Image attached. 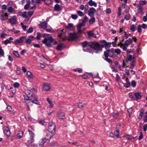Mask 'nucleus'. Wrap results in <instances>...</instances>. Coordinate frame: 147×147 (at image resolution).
<instances>
[{
  "instance_id": "0eeeda50",
  "label": "nucleus",
  "mask_w": 147,
  "mask_h": 147,
  "mask_svg": "<svg viewBox=\"0 0 147 147\" xmlns=\"http://www.w3.org/2000/svg\"><path fill=\"white\" fill-rule=\"evenodd\" d=\"M104 52L107 53L108 55V56H109L110 57H113L114 53V49L112 48L111 49H108L107 50V51H105Z\"/></svg>"
},
{
  "instance_id": "37998d69",
  "label": "nucleus",
  "mask_w": 147,
  "mask_h": 147,
  "mask_svg": "<svg viewBox=\"0 0 147 147\" xmlns=\"http://www.w3.org/2000/svg\"><path fill=\"white\" fill-rule=\"evenodd\" d=\"M134 59H133L131 63V66L129 67V68L131 69H133L134 66Z\"/></svg>"
},
{
  "instance_id": "864d4df0",
  "label": "nucleus",
  "mask_w": 147,
  "mask_h": 147,
  "mask_svg": "<svg viewBox=\"0 0 147 147\" xmlns=\"http://www.w3.org/2000/svg\"><path fill=\"white\" fill-rule=\"evenodd\" d=\"M141 26L139 25L138 26V31L139 33H141L142 32Z\"/></svg>"
},
{
  "instance_id": "4be33fe9",
  "label": "nucleus",
  "mask_w": 147,
  "mask_h": 147,
  "mask_svg": "<svg viewBox=\"0 0 147 147\" xmlns=\"http://www.w3.org/2000/svg\"><path fill=\"white\" fill-rule=\"evenodd\" d=\"M64 44L63 43H59L57 47V49L58 50H62L64 46Z\"/></svg>"
},
{
  "instance_id": "f257e3e1",
  "label": "nucleus",
  "mask_w": 147,
  "mask_h": 147,
  "mask_svg": "<svg viewBox=\"0 0 147 147\" xmlns=\"http://www.w3.org/2000/svg\"><path fill=\"white\" fill-rule=\"evenodd\" d=\"M82 44L84 51L88 52L90 49H93L96 53L101 52L104 47L103 45H101L97 42L89 43L85 41L83 42Z\"/></svg>"
},
{
  "instance_id": "9b49d317",
  "label": "nucleus",
  "mask_w": 147,
  "mask_h": 147,
  "mask_svg": "<svg viewBox=\"0 0 147 147\" xmlns=\"http://www.w3.org/2000/svg\"><path fill=\"white\" fill-rule=\"evenodd\" d=\"M28 37L29 38H25V42L27 44L30 43L33 38V36H29Z\"/></svg>"
},
{
  "instance_id": "58836bf2",
  "label": "nucleus",
  "mask_w": 147,
  "mask_h": 147,
  "mask_svg": "<svg viewBox=\"0 0 147 147\" xmlns=\"http://www.w3.org/2000/svg\"><path fill=\"white\" fill-rule=\"evenodd\" d=\"M37 36L36 37V39L37 40H40V37H41V34L39 32H37Z\"/></svg>"
},
{
  "instance_id": "39448f33",
  "label": "nucleus",
  "mask_w": 147,
  "mask_h": 147,
  "mask_svg": "<svg viewBox=\"0 0 147 147\" xmlns=\"http://www.w3.org/2000/svg\"><path fill=\"white\" fill-rule=\"evenodd\" d=\"M25 37H26L25 36H22L19 39L16 40L14 41L13 43L15 45L21 44L24 42Z\"/></svg>"
},
{
  "instance_id": "3c124183",
  "label": "nucleus",
  "mask_w": 147,
  "mask_h": 147,
  "mask_svg": "<svg viewBox=\"0 0 147 147\" xmlns=\"http://www.w3.org/2000/svg\"><path fill=\"white\" fill-rule=\"evenodd\" d=\"M130 17L131 16L130 14H127L125 16V19L127 20H129V19Z\"/></svg>"
},
{
  "instance_id": "f03ea898",
  "label": "nucleus",
  "mask_w": 147,
  "mask_h": 147,
  "mask_svg": "<svg viewBox=\"0 0 147 147\" xmlns=\"http://www.w3.org/2000/svg\"><path fill=\"white\" fill-rule=\"evenodd\" d=\"M25 94L26 96H24V99L25 100H30L32 102L36 104H39V102L37 98L34 97H33L31 99H29V98L32 97L34 96V93L31 91L30 90H26L25 91Z\"/></svg>"
},
{
  "instance_id": "e433bc0d",
  "label": "nucleus",
  "mask_w": 147,
  "mask_h": 147,
  "mask_svg": "<svg viewBox=\"0 0 147 147\" xmlns=\"http://www.w3.org/2000/svg\"><path fill=\"white\" fill-rule=\"evenodd\" d=\"M45 2V3L47 5L50 4L52 3V0H42Z\"/></svg>"
},
{
  "instance_id": "c85d7f7f",
  "label": "nucleus",
  "mask_w": 147,
  "mask_h": 147,
  "mask_svg": "<svg viewBox=\"0 0 147 147\" xmlns=\"http://www.w3.org/2000/svg\"><path fill=\"white\" fill-rule=\"evenodd\" d=\"M47 100L48 103L49 104V106L50 107L52 108L53 107V105L52 101L50 100L49 98H47Z\"/></svg>"
},
{
  "instance_id": "8fccbe9b",
  "label": "nucleus",
  "mask_w": 147,
  "mask_h": 147,
  "mask_svg": "<svg viewBox=\"0 0 147 147\" xmlns=\"http://www.w3.org/2000/svg\"><path fill=\"white\" fill-rule=\"evenodd\" d=\"M130 30L132 32H134L135 30V26L134 25H131L130 27Z\"/></svg>"
},
{
  "instance_id": "e2e57ef3",
  "label": "nucleus",
  "mask_w": 147,
  "mask_h": 147,
  "mask_svg": "<svg viewBox=\"0 0 147 147\" xmlns=\"http://www.w3.org/2000/svg\"><path fill=\"white\" fill-rule=\"evenodd\" d=\"M7 110L9 111H11L13 109L10 106H8L7 107Z\"/></svg>"
},
{
  "instance_id": "aec40b11",
  "label": "nucleus",
  "mask_w": 147,
  "mask_h": 147,
  "mask_svg": "<svg viewBox=\"0 0 147 147\" xmlns=\"http://www.w3.org/2000/svg\"><path fill=\"white\" fill-rule=\"evenodd\" d=\"M88 4L91 6H94L95 7H96L97 6L96 3L95 1H93L92 0H90L88 2Z\"/></svg>"
},
{
  "instance_id": "dca6fc26",
  "label": "nucleus",
  "mask_w": 147,
  "mask_h": 147,
  "mask_svg": "<svg viewBox=\"0 0 147 147\" xmlns=\"http://www.w3.org/2000/svg\"><path fill=\"white\" fill-rule=\"evenodd\" d=\"M43 88L44 90L48 91L51 89V86L48 84L45 83L44 84Z\"/></svg>"
},
{
  "instance_id": "6e6552de",
  "label": "nucleus",
  "mask_w": 147,
  "mask_h": 147,
  "mask_svg": "<svg viewBox=\"0 0 147 147\" xmlns=\"http://www.w3.org/2000/svg\"><path fill=\"white\" fill-rule=\"evenodd\" d=\"M57 116L60 119H64L65 118V115L64 113L61 111H58Z\"/></svg>"
},
{
  "instance_id": "09e8293b",
  "label": "nucleus",
  "mask_w": 147,
  "mask_h": 147,
  "mask_svg": "<svg viewBox=\"0 0 147 147\" xmlns=\"http://www.w3.org/2000/svg\"><path fill=\"white\" fill-rule=\"evenodd\" d=\"M71 17L72 19L74 20H76L78 18V16L77 15L72 14Z\"/></svg>"
},
{
  "instance_id": "2eb2a0df",
  "label": "nucleus",
  "mask_w": 147,
  "mask_h": 147,
  "mask_svg": "<svg viewBox=\"0 0 147 147\" xmlns=\"http://www.w3.org/2000/svg\"><path fill=\"white\" fill-rule=\"evenodd\" d=\"M133 42V40L129 38L127 40L125 41L124 43L123 44L125 46L128 47L130 44H131Z\"/></svg>"
},
{
  "instance_id": "338daca9",
  "label": "nucleus",
  "mask_w": 147,
  "mask_h": 147,
  "mask_svg": "<svg viewBox=\"0 0 147 147\" xmlns=\"http://www.w3.org/2000/svg\"><path fill=\"white\" fill-rule=\"evenodd\" d=\"M147 129V123L144 125L143 126L144 131H146Z\"/></svg>"
},
{
  "instance_id": "603ef678",
  "label": "nucleus",
  "mask_w": 147,
  "mask_h": 147,
  "mask_svg": "<svg viewBox=\"0 0 147 147\" xmlns=\"http://www.w3.org/2000/svg\"><path fill=\"white\" fill-rule=\"evenodd\" d=\"M21 24L22 26V27L24 30V31L26 30V28L28 27L26 25H24L23 23L22 22L21 23Z\"/></svg>"
},
{
  "instance_id": "473e14b6",
  "label": "nucleus",
  "mask_w": 147,
  "mask_h": 147,
  "mask_svg": "<svg viewBox=\"0 0 147 147\" xmlns=\"http://www.w3.org/2000/svg\"><path fill=\"white\" fill-rule=\"evenodd\" d=\"M95 22V18L93 16L89 20V22L90 24H92Z\"/></svg>"
},
{
  "instance_id": "c03bdc74",
  "label": "nucleus",
  "mask_w": 147,
  "mask_h": 147,
  "mask_svg": "<svg viewBox=\"0 0 147 147\" xmlns=\"http://www.w3.org/2000/svg\"><path fill=\"white\" fill-rule=\"evenodd\" d=\"M111 43L110 42H106L105 43V47L106 49H107L110 46V45Z\"/></svg>"
},
{
  "instance_id": "680f3d73",
  "label": "nucleus",
  "mask_w": 147,
  "mask_h": 147,
  "mask_svg": "<svg viewBox=\"0 0 147 147\" xmlns=\"http://www.w3.org/2000/svg\"><path fill=\"white\" fill-rule=\"evenodd\" d=\"M30 5L29 4H27L24 6V8L25 10H27L29 8Z\"/></svg>"
},
{
  "instance_id": "f3484780",
  "label": "nucleus",
  "mask_w": 147,
  "mask_h": 147,
  "mask_svg": "<svg viewBox=\"0 0 147 147\" xmlns=\"http://www.w3.org/2000/svg\"><path fill=\"white\" fill-rule=\"evenodd\" d=\"M62 9L61 8L60 6L58 4H56L54 6V10L56 11H59Z\"/></svg>"
},
{
  "instance_id": "c756f323",
  "label": "nucleus",
  "mask_w": 147,
  "mask_h": 147,
  "mask_svg": "<svg viewBox=\"0 0 147 147\" xmlns=\"http://www.w3.org/2000/svg\"><path fill=\"white\" fill-rule=\"evenodd\" d=\"M33 11H28L27 15V17H28V18H27V19L28 20L29 18L33 15Z\"/></svg>"
},
{
  "instance_id": "412c9836",
  "label": "nucleus",
  "mask_w": 147,
  "mask_h": 147,
  "mask_svg": "<svg viewBox=\"0 0 147 147\" xmlns=\"http://www.w3.org/2000/svg\"><path fill=\"white\" fill-rule=\"evenodd\" d=\"M126 83H123L124 86L126 88H128L130 86V83L129 81V80L127 78H126Z\"/></svg>"
},
{
  "instance_id": "ea45409f",
  "label": "nucleus",
  "mask_w": 147,
  "mask_h": 147,
  "mask_svg": "<svg viewBox=\"0 0 147 147\" xmlns=\"http://www.w3.org/2000/svg\"><path fill=\"white\" fill-rule=\"evenodd\" d=\"M13 8L11 6H10L8 8V11L10 13H13Z\"/></svg>"
},
{
  "instance_id": "a211bd4d",
  "label": "nucleus",
  "mask_w": 147,
  "mask_h": 147,
  "mask_svg": "<svg viewBox=\"0 0 147 147\" xmlns=\"http://www.w3.org/2000/svg\"><path fill=\"white\" fill-rule=\"evenodd\" d=\"M104 55L105 57V60L109 63H111L112 62V61L110 59L108 58V55L107 53L106 52L104 53Z\"/></svg>"
},
{
  "instance_id": "f8f14e48",
  "label": "nucleus",
  "mask_w": 147,
  "mask_h": 147,
  "mask_svg": "<svg viewBox=\"0 0 147 147\" xmlns=\"http://www.w3.org/2000/svg\"><path fill=\"white\" fill-rule=\"evenodd\" d=\"M47 139L46 138H42L40 140L39 142V146H42L46 142Z\"/></svg>"
},
{
  "instance_id": "69168bd1",
  "label": "nucleus",
  "mask_w": 147,
  "mask_h": 147,
  "mask_svg": "<svg viewBox=\"0 0 147 147\" xmlns=\"http://www.w3.org/2000/svg\"><path fill=\"white\" fill-rule=\"evenodd\" d=\"M143 20L144 22H146L147 21V13L146 14V16L143 17Z\"/></svg>"
},
{
  "instance_id": "6ab92c4d",
  "label": "nucleus",
  "mask_w": 147,
  "mask_h": 147,
  "mask_svg": "<svg viewBox=\"0 0 147 147\" xmlns=\"http://www.w3.org/2000/svg\"><path fill=\"white\" fill-rule=\"evenodd\" d=\"M42 42L45 44L46 46L48 47H51V45L50 43L51 42L47 41V39H45Z\"/></svg>"
},
{
  "instance_id": "a878e982",
  "label": "nucleus",
  "mask_w": 147,
  "mask_h": 147,
  "mask_svg": "<svg viewBox=\"0 0 147 147\" xmlns=\"http://www.w3.org/2000/svg\"><path fill=\"white\" fill-rule=\"evenodd\" d=\"M34 138H32V137H30L28 138L27 140L28 143V144H31L33 143L34 141Z\"/></svg>"
},
{
  "instance_id": "774afa93",
  "label": "nucleus",
  "mask_w": 147,
  "mask_h": 147,
  "mask_svg": "<svg viewBox=\"0 0 147 147\" xmlns=\"http://www.w3.org/2000/svg\"><path fill=\"white\" fill-rule=\"evenodd\" d=\"M144 121L145 123L147 122V115H145L144 118Z\"/></svg>"
},
{
  "instance_id": "72a5a7b5",
  "label": "nucleus",
  "mask_w": 147,
  "mask_h": 147,
  "mask_svg": "<svg viewBox=\"0 0 147 147\" xmlns=\"http://www.w3.org/2000/svg\"><path fill=\"white\" fill-rule=\"evenodd\" d=\"M28 131L29 132V134L30 135V137L34 138L35 136V134H34L32 132V131L30 129L28 130Z\"/></svg>"
},
{
  "instance_id": "b1692460",
  "label": "nucleus",
  "mask_w": 147,
  "mask_h": 147,
  "mask_svg": "<svg viewBox=\"0 0 147 147\" xmlns=\"http://www.w3.org/2000/svg\"><path fill=\"white\" fill-rule=\"evenodd\" d=\"M141 93L137 92V93H134V96L136 98V100H137L138 99L140 98L141 97Z\"/></svg>"
},
{
  "instance_id": "4c0bfd02",
  "label": "nucleus",
  "mask_w": 147,
  "mask_h": 147,
  "mask_svg": "<svg viewBox=\"0 0 147 147\" xmlns=\"http://www.w3.org/2000/svg\"><path fill=\"white\" fill-rule=\"evenodd\" d=\"M45 29L46 30L47 32H50L52 28L50 26H47V27Z\"/></svg>"
},
{
  "instance_id": "0e129e2a",
  "label": "nucleus",
  "mask_w": 147,
  "mask_h": 147,
  "mask_svg": "<svg viewBox=\"0 0 147 147\" xmlns=\"http://www.w3.org/2000/svg\"><path fill=\"white\" fill-rule=\"evenodd\" d=\"M143 138V136L142 133V132H141L140 135V136L139 137L138 140H140L142 139Z\"/></svg>"
},
{
  "instance_id": "5fc2aeb1",
  "label": "nucleus",
  "mask_w": 147,
  "mask_h": 147,
  "mask_svg": "<svg viewBox=\"0 0 147 147\" xmlns=\"http://www.w3.org/2000/svg\"><path fill=\"white\" fill-rule=\"evenodd\" d=\"M87 20L88 18L87 16H85L82 20V23H85L87 21Z\"/></svg>"
},
{
  "instance_id": "9d476101",
  "label": "nucleus",
  "mask_w": 147,
  "mask_h": 147,
  "mask_svg": "<svg viewBox=\"0 0 147 147\" xmlns=\"http://www.w3.org/2000/svg\"><path fill=\"white\" fill-rule=\"evenodd\" d=\"M9 20L12 24H15L17 23V18L16 16H13L12 18L9 19Z\"/></svg>"
},
{
  "instance_id": "2f4dec72",
  "label": "nucleus",
  "mask_w": 147,
  "mask_h": 147,
  "mask_svg": "<svg viewBox=\"0 0 147 147\" xmlns=\"http://www.w3.org/2000/svg\"><path fill=\"white\" fill-rule=\"evenodd\" d=\"M76 12L80 16L82 17L84 15V14L83 13L80 11H77Z\"/></svg>"
},
{
  "instance_id": "5701e85b",
  "label": "nucleus",
  "mask_w": 147,
  "mask_h": 147,
  "mask_svg": "<svg viewBox=\"0 0 147 147\" xmlns=\"http://www.w3.org/2000/svg\"><path fill=\"white\" fill-rule=\"evenodd\" d=\"M133 59H134V57L131 55H129L126 59V60L127 61H131Z\"/></svg>"
},
{
  "instance_id": "c9c22d12",
  "label": "nucleus",
  "mask_w": 147,
  "mask_h": 147,
  "mask_svg": "<svg viewBox=\"0 0 147 147\" xmlns=\"http://www.w3.org/2000/svg\"><path fill=\"white\" fill-rule=\"evenodd\" d=\"M87 33L89 38L90 37L92 36H93L94 35V33L92 32L91 31L87 32Z\"/></svg>"
},
{
  "instance_id": "a19ab883",
  "label": "nucleus",
  "mask_w": 147,
  "mask_h": 147,
  "mask_svg": "<svg viewBox=\"0 0 147 147\" xmlns=\"http://www.w3.org/2000/svg\"><path fill=\"white\" fill-rule=\"evenodd\" d=\"M40 0H32V2L33 4L36 3V4L40 3Z\"/></svg>"
},
{
  "instance_id": "bb28decb",
  "label": "nucleus",
  "mask_w": 147,
  "mask_h": 147,
  "mask_svg": "<svg viewBox=\"0 0 147 147\" xmlns=\"http://www.w3.org/2000/svg\"><path fill=\"white\" fill-rule=\"evenodd\" d=\"M19 15L26 19H27V18H28V17H27L26 12V11H24L22 13H19Z\"/></svg>"
},
{
  "instance_id": "7c9ffc66",
  "label": "nucleus",
  "mask_w": 147,
  "mask_h": 147,
  "mask_svg": "<svg viewBox=\"0 0 147 147\" xmlns=\"http://www.w3.org/2000/svg\"><path fill=\"white\" fill-rule=\"evenodd\" d=\"M114 53H116L118 55L120 54L121 52V50L119 49H114Z\"/></svg>"
},
{
  "instance_id": "de8ad7c7",
  "label": "nucleus",
  "mask_w": 147,
  "mask_h": 147,
  "mask_svg": "<svg viewBox=\"0 0 147 147\" xmlns=\"http://www.w3.org/2000/svg\"><path fill=\"white\" fill-rule=\"evenodd\" d=\"M112 115L114 118H117L118 116V114L117 113H113Z\"/></svg>"
},
{
  "instance_id": "4468645a",
  "label": "nucleus",
  "mask_w": 147,
  "mask_h": 147,
  "mask_svg": "<svg viewBox=\"0 0 147 147\" xmlns=\"http://www.w3.org/2000/svg\"><path fill=\"white\" fill-rule=\"evenodd\" d=\"M1 19L3 20H5L7 19V17H8V15L7 13H2L1 15Z\"/></svg>"
},
{
  "instance_id": "052dcab7",
  "label": "nucleus",
  "mask_w": 147,
  "mask_h": 147,
  "mask_svg": "<svg viewBox=\"0 0 147 147\" xmlns=\"http://www.w3.org/2000/svg\"><path fill=\"white\" fill-rule=\"evenodd\" d=\"M136 85V82L134 81H133L131 82V85L133 87H135Z\"/></svg>"
},
{
  "instance_id": "cd10ccee",
  "label": "nucleus",
  "mask_w": 147,
  "mask_h": 147,
  "mask_svg": "<svg viewBox=\"0 0 147 147\" xmlns=\"http://www.w3.org/2000/svg\"><path fill=\"white\" fill-rule=\"evenodd\" d=\"M85 104L79 102L77 103L78 107L79 108H82L84 107Z\"/></svg>"
},
{
  "instance_id": "4d7b16f0",
  "label": "nucleus",
  "mask_w": 147,
  "mask_h": 147,
  "mask_svg": "<svg viewBox=\"0 0 147 147\" xmlns=\"http://www.w3.org/2000/svg\"><path fill=\"white\" fill-rule=\"evenodd\" d=\"M114 134L116 135V136L117 137V138H119V132L118 130H116L114 132Z\"/></svg>"
},
{
  "instance_id": "1a4fd4ad",
  "label": "nucleus",
  "mask_w": 147,
  "mask_h": 147,
  "mask_svg": "<svg viewBox=\"0 0 147 147\" xmlns=\"http://www.w3.org/2000/svg\"><path fill=\"white\" fill-rule=\"evenodd\" d=\"M3 132L7 136H9L10 135V131L8 127L7 126H4L3 128Z\"/></svg>"
},
{
  "instance_id": "a18cd8bd",
  "label": "nucleus",
  "mask_w": 147,
  "mask_h": 147,
  "mask_svg": "<svg viewBox=\"0 0 147 147\" xmlns=\"http://www.w3.org/2000/svg\"><path fill=\"white\" fill-rule=\"evenodd\" d=\"M45 39H47V41L50 42H52L53 40V39L52 37H50L48 38H45Z\"/></svg>"
},
{
  "instance_id": "49530a36",
  "label": "nucleus",
  "mask_w": 147,
  "mask_h": 147,
  "mask_svg": "<svg viewBox=\"0 0 147 147\" xmlns=\"http://www.w3.org/2000/svg\"><path fill=\"white\" fill-rule=\"evenodd\" d=\"M33 31V28L30 27L29 28L28 30H27V33H30L32 32Z\"/></svg>"
},
{
  "instance_id": "7ed1b4c3",
  "label": "nucleus",
  "mask_w": 147,
  "mask_h": 147,
  "mask_svg": "<svg viewBox=\"0 0 147 147\" xmlns=\"http://www.w3.org/2000/svg\"><path fill=\"white\" fill-rule=\"evenodd\" d=\"M48 131L47 135L49 138L52 137L55 134V126L53 122H51L49 123Z\"/></svg>"
},
{
  "instance_id": "13d9d810",
  "label": "nucleus",
  "mask_w": 147,
  "mask_h": 147,
  "mask_svg": "<svg viewBox=\"0 0 147 147\" xmlns=\"http://www.w3.org/2000/svg\"><path fill=\"white\" fill-rule=\"evenodd\" d=\"M73 26V25L71 23H69L68 24V26H66L65 28H72Z\"/></svg>"
},
{
  "instance_id": "423d86ee",
  "label": "nucleus",
  "mask_w": 147,
  "mask_h": 147,
  "mask_svg": "<svg viewBox=\"0 0 147 147\" xmlns=\"http://www.w3.org/2000/svg\"><path fill=\"white\" fill-rule=\"evenodd\" d=\"M96 12V10L93 7L90 8L88 11V14L90 17L94 16L95 13Z\"/></svg>"
},
{
  "instance_id": "20e7f679",
  "label": "nucleus",
  "mask_w": 147,
  "mask_h": 147,
  "mask_svg": "<svg viewBox=\"0 0 147 147\" xmlns=\"http://www.w3.org/2000/svg\"><path fill=\"white\" fill-rule=\"evenodd\" d=\"M78 38L77 34L76 33H74L71 34L69 36L68 39L66 38H63L62 40L64 41L67 40L69 39L70 40H74L77 39Z\"/></svg>"
},
{
  "instance_id": "393cba45",
  "label": "nucleus",
  "mask_w": 147,
  "mask_h": 147,
  "mask_svg": "<svg viewBox=\"0 0 147 147\" xmlns=\"http://www.w3.org/2000/svg\"><path fill=\"white\" fill-rule=\"evenodd\" d=\"M23 132L22 131H20L17 135V137L18 139L20 138L23 136Z\"/></svg>"
},
{
  "instance_id": "6e6d98bb",
  "label": "nucleus",
  "mask_w": 147,
  "mask_h": 147,
  "mask_svg": "<svg viewBox=\"0 0 147 147\" xmlns=\"http://www.w3.org/2000/svg\"><path fill=\"white\" fill-rule=\"evenodd\" d=\"M13 54L16 57H19V55L17 51H13Z\"/></svg>"
},
{
  "instance_id": "bf43d9fd",
  "label": "nucleus",
  "mask_w": 147,
  "mask_h": 147,
  "mask_svg": "<svg viewBox=\"0 0 147 147\" xmlns=\"http://www.w3.org/2000/svg\"><path fill=\"white\" fill-rule=\"evenodd\" d=\"M19 84L18 82H16L13 84V86L14 87L18 88L19 86Z\"/></svg>"
},
{
  "instance_id": "ddd939ff",
  "label": "nucleus",
  "mask_w": 147,
  "mask_h": 147,
  "mask_svg": "<svg viewBox=\"0 0 147 147\" xmlns=\"http://www.w3.org/2000/svg\"><path fill=\"white\" fill-rule=\"evenodd\" d=\"M47 22L44 21L41 22L40 24H39V25L41 28L45 29L47 27Z\"/></svg>"
},
{
  "instance_id": "f704fd0d",
  "label": "nucleus",
  "mask_w": 147,
  "mask_h": 147,
  "mask_svg": "<svg viewBox=\"0 0 147 147\" xmlns=\"http://www.w3.org/2000/svg\"><path fill=\"white\" fill-rule=\"evenodd\" d=\"M143 111H144V110L143 109H141V110L140 111V113L139 114V117H138V119L139 120H140L142 119V117L143 114Z\"/></svg>"
},
{
  "instance_id": "79ce46f5",
  "label": "nucleus",
  "mask_w": 147,
  "mask_h": 147,
  "mask_svg": "<svg viewBox=\"0 0 147 147\" xmlns=\"http://www.w3.org/2000/svg\"><path fill=\"white\" fill-rule=\"evenodd\" d=\"M26 74L27 76L30 78H32V73H31V72L30 71H27L26 73Z\"/></svg>"
}]
</instances>
